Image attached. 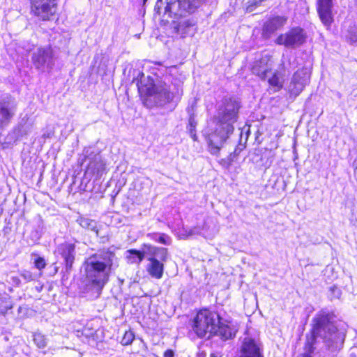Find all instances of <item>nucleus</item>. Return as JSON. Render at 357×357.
<instances>
[{"instance_id": "ddd939ff", "label": "nucleus", "mask_w": 357, "mask_h": 357, "mask_svg": "<svg viewBox=\"0 0 357 357\" xmlns=\"http://www.w3.org/2000/svg\"><path fill=\"white\" fill-rule=\"evenodd\" d=\"M271 57L268 54L263 55L259 59H257L252 66V72L261 79H266L267 74L271 68Z\"/></svg>"}, {"instance_id": "2eb2a0df", "label": "nucleus", "mask_w": 357, "mask_h": 357, "mask_svg": "<svg viewBox=\"0 0 357 357\" xmlns=\"http://www.w3.org/2000/svg\"><path fill=\"white\" fill-rule=\"evenodd\" d=\"M332 0H318V13L321 22L329 26L332 22Z\"/></svg>"}, {"instance_id": "bb28decb", "label": "nucleus", "mask_w": 357, "mask_h": 357, "mask_svg": "<svg viewBox=\"0 0 357 357\" xmlns=\"http://www.w3.org/2000/svg\"><path fill=\"white\" fill-rule=\"evenodd\" d=\"M197 126V122L194 117L190 116L189 119L188 123V130L191 137L195 141L197 140V135L195 134V128Z\"/></svg>"}, {"instance_id": "e433bc0d", "label": "nucleus", "mask_w": 357, "mask_h": 357, "mask_svg": "<svg viewBox=\"0 0 357 357\" xmlns=\"http://www.w3.org/2000/svg\"><path fill=\"white\" fill-rule=\"evenodd\" d=\"M148 0H143V3L144 4L146 3V2Z\"/></svg>"}, {"instance_id": "a211bd4d", "label": "nucleus", "mask_w": 357, "mask_h": 357, "mask_svg": "<svg viewBox=\"0 0 357 357\" xmlns=\"http://www.w3.org/2000/svg\"><path fill=\"white\" fill-rule=\"evenodd\" d=\"M195 24L190 20L180 22L175 27L176 31L181 37L193 35L195 33Z\"/></svg>"}, {"instance_id": "6ab92c4d", "label": "nucleus", "mask_w": 357, "mask_h": 357, "mask_svg": "<svg viewBox=\"0 0 357 357\" xmlns=\"http://www.w3.org/2000/svg\"><path fill=\"white\" fill-rule=\"evenodd\" d=\"M285 67L282 65V67L279 71L275 72L268 79L269 84L275 87V90H279L282 87L284 78L285 77Z\"/></svg>"}, {"instance_id": "7c9ffc66", "label": "nucleus", "mask_w": 357, "mask_h": 357, "mask_svg": "<svg viewBox=\"0 0 357 357\" xmlns=\"http://www.w3.org/2000/svg\"><path fill=\"white\" fill-rule=\"evenodd\" d=\"M240 357H245V339L242 342L241 347V356Z\"/></svg>"}, {"instance_id": "dca6fc26", "label": "nucleus", "mask_w": 357, "mask_h": 357, "mask_svg": "<svg viewBox=\"0 0 357 357\" xmlns=\"http://www.w3.org/2000/svg\"><path fill=\"white\" fill-rule=\"evenodd\" d=\"M287 22L284 17L276 16L268 20L264 24V31L266 34H271L282 28Z\"/></svg>"}, {"instance_id": "c85d7f7f", "label": "nucleus", "mask_w": 357, "mask_h": 357, "mask_svg": "<svg viewBox=\"0 0 357 357\" xmlns=\"http://www.w3.org/2000/svg\"><path fill=\"white\" fill-rule=\"evenodd\" d=\"M34 264L35 266L39 270L44 268L46 265L44 258L40 257H38L35 259Z\"/></svg>"}, {"instance_id": "20e7f679", "label": "nucleus", "mask_w": 357, "mask_h": 357, "mask_svg": "<svg viewBox=\"0 0 357 357\" xmlns=\"http://www.w3.org/2000/svg\"><path fill=\"white\" fill-rule=\"evenodd\" d=\"M192 330L200 338L218 336L226 341L235 336L236 330L230 322L223 320L220 315L208 309L199 311L193 319Z\"/></svg>"}, {"instance_id": "39448f33", "label": "nucleus", "mask_w": 357, "mask_h": 357, "mask_svg": "<svg viewBox=\"0 0 357 357\" xmlns=\"http://www.w3.org/2000/svg\"><path fill=\"white\" fill-rule=\"evenodd\" d=\"M312 340L316 337H321L324 339L329 349L333 351L337 349L341 342V337L337 333V328L330 321L329 314L321 312L313 319Z\"/></svg>"}, {"instance_id": "5701e85b", "label": "nucleus", "mask_w": 357, "mask_h": 357, "mask_svg": "<svg viewBox=\"0 0 357 357\" xmlns=\"http://www.w3.org/2000/svg\"><path fill=\"white\" fill-rule=\"evenodd\" d=\"M12 308L11 301L8 295L0 298V314H5L8 309Z\"/></svg>"}, {"instance_id": "b1692460", "label": "nucleus", "mask_w": 357, "mask_h": 357, "mask_svg": "<svg viewBox=\"0 0 357 357\" xmlns=\"http://www.w3.org/2000/svg\"><path fill=\"white\" fill-rule=\"evenodd\" d=\"M346 38L351 43H357V25L350 26L347 30Z\"/></svg>"}, {"instance_id": "f704fd0d", "label": "nucleus", "mask_w": 357, "mask_h": 357, "mask_svg": "<svg viewBox=\"0 0 357 357\" xmlns=\"http://www.w3.org/2000/svg\"><path fill=\"white\" fill-rule=\"evenodd\" d=\"M246 135H247V138H248V135H249V130H247Z\"/></svg>"}, {"instance_id": "72a5a7b5", "label": "nucleus", "mask_w": 357, "mask_h": 357, "mask_svg": "<svg viewBox=\"0 0 357 357\" xmlns=\"http://www.w3.org/2000/svg\"><path fill=\"white\" fill-rule=\"evenodd\" d=\"M26 132H20V133H19V135H21V136H22V135H26Z\"/></svg>"}, {"instance_id": "4468645a", "label": "nucleus", "mask_w": 357, "mask_h": 357, "mask_svg": "<svg viewBox=\"0 0 357 357\" xmlns=\"http://www.w3.org/2000/svg\"><path fill=\"white\" fill-rule=\"evenodd\" d=\"M56 252L63 259L66 269H70L75 259V245L68 243H62L58 246Z\"/></svg>"}, {"instance_id": "4c0bfd02", "label": "nucleus", "mask_w": 357, "mask_h": 357, "mask_svg": "<svg viewBox=\"0 0 357 357\" xmlns=\"http://www.w3.org/2000/svg\"><path fill=\"white\" fill-rule=\"evenodd\" d=\"M238 149H236L235 150V151H234V152H235V153H237V151H238Z\"/></svg>"}, {"instance_id": "423d86ee", "label": "nucleus", "mask_w": 357, "mask_h": 357, "mask_svg": "<svg viewBox=\"0 0 357 357\" xmlns=\"http://www.w3.org/2000/svg\"><path fill=\"white\" fill-rule=\"evenodd\" d=\"M151 252L147 258L149 263L147 264L146 271L154 278L160 279L163 275L164 264L167 257V250L164 248L149 247Z\"/></svg>"}, {"instance_id": "4be33fe9", "label": "nucleus", "mask_w": 357, "mask_h": 357, "mask_svg": "<svg viewBox=\"0 0 357 357\" xmlns=\"http://www.w3.org/2000/svg\"><path fill=\"white\" fill-rule=\"evenodd\" d=\"M79 223L82 227L94 231L97 236L99 235L97 222L95 220L89 218H81L79 220Z\"/></svg>"}, {"instance_id": "393cba45", "label": "nucleus", "mask_w": 357, "mask_h": 357, "mask_svg": "<svg viewBox=\"0 0 357 357\" xmlns=\"http://www.w3.org/2000/svg\"><path fill=\"white\" fill-rule=\"evenodd\" d=\"M33 341L38 348H44L47 346L46 337L40 333L33 335Z\"/></svg>"}, {"instance_id": "1a4fd4ad", "label": "nucleus", "mask_w": 357, "mask_h": 357, "mask_svg": "<svg viewBox=\"0 0 357 357\" xmlns=\"http://www.w3.org/2000/svg\"><path fill=\"white\" fill-rule=\"evenodd\" d=\"M310 70L307 68L298 69L291 79L288 86V91L291 96H298L307 84L310 82Z\"/></svg>"}, {"instance_id": "a878e982", "label": "nucleus", "mask_w": 357, "mask_h": 357, "mask_svg": "<svg viewBox=\"0 0 357 357\" xmlns=\"http://www.w3.org/2000/svg\"><path fill=\"white\" fill-rule=\"evenodd\" d=\"M153 238L155 241L164 245H169L171 243L170 237L165 234H153Z\"/></svg>"}, {"instance_id": "2f4dec72", "label": "nucleus", "mask_w": 357, "mask_h": 357, "mask_svg": "<svg viewBox=\"0 0 357 357\" xmlns=\"http://www.w3.org/2000/svg\"><path fill=\"white\" fill-rule=\"evenodd\" d=\"M174 356V352L171 349L167 350L164 354V357H173Z\"/></svg>"}, {"instance_id": "9b49d317", "label": "nucleus", "mask_w": 357, "mask_h": 357, "mask_svg": "<svg viewBox=\"0 0 357 357\" xmlns=\"http://www.w3.org/2000/svg\"><path fill=\"white\" fill-rule=\"evenodd\" d=\"M17 103L10 96H6L0 100V126H7L14 116Z\"/></svg>"}, {"instance_id": "f03ea898", "label": "nucleus", "mask_w": 357, "mask_h": 357, "mask_svg": "<svg viewBox=\"0 0 357 357\" xmlns=\"http://www.w3.org/2000/svg\"><path fill=\"white\" fill-rule=\"evenodd\" d=\"M138 90L144 96V102L147 107H163L174 100H178L183 95V82L175 79L171 84L165 82H156L149 76L142 75L137 83Z\"/></svg>"}, {"instance_id": "9d476101", "label": "nucleus", "mask_w": 357, "mask_h": 357, "mask_svg": "<svg viewBox=\"0 0 357 357\" xmlns=\"http://www.w3.org/2000/svg\"><path fill=\"white\" fill-rule=\"evenodd\" d=\"M31 11L43 20H47L56 12V0H31Z\"/></svg>"}, {"instance_id": "c9c22d12", "label": "nucleus", "mask_w": 357, "mask_h": 357, "mask_svg": "<svg viewBox=\"0 0 357 357\" xmlns=\"http://www.w3.org/2000/svg\"><path fill=\"white\" fill-rule=\"evenodd\" d=\"M261 2V0H259V1H256L255 2V4L257 5L258 3Z\"/></svg>"}, {"instance_id": "f257e3e1", "label": "nucleus", "mask_w": 357, "mask_h": 357, "mask_svg": "<svg viewBox=\"0 0 357 357\" xmlns=\"http://www.w3.org/2000/svg\"><path fill=\"white\" fill-rule=\"evenodd\" d=\"M240 108L239 102L233 99L225 100L213 119L214 128H207L203 133L207 139L209 151L217 154L224 142L234 131L233 124L236 121Z\"/></svg>"}, {"instance_id": "7ed1b4c3", "label": "nucleus", "mask_w": 357, "mask_h": 357, "mask_svg": "<svg viewBox=\"0 0 357 357\" xmlns=\"http://www.w3.org/2000/svg\"><path fill=\"white\" fill-rule=\"evenodd\" d=\"M116 260V255L109 250H102L89 257L84 264L86 289L99 295Z\"/></svg>"}, {"instance_id": "412c9836", "label": "nucleus", "mask_w": 357, "mask_h": 357, "mask_svg": "<svg viewBox=\"0 0 357 357\" xmlns=\"http://www.w3.org/2000/svg\"><path fill=\"white\" fill-rule=\"evenodd\" d=\"M144 257V252L135 249L128 250L126 253V258L130 264H139Z\"/></svg>"}, {"instance_id": "473e14b6", "label": "nucleus", "mask_w": 357, "mask_h": 357, "mask_svg": "<svg viewBox=\"0 0 357 357\" xmlns=\"http://www.w3.org/2000/svg\"><path fill=\"white\" fill-rule=\"evenodd\" d=\"M252 4H250L248 6H247L246 10L247 12H250L252 10Z\"/></svg>"}, {"instance_id": "58836bf2", "label": "nucleus", "mask_w": 357, "mask_h": 357, "mask_svg": "<svg viewBox=\"0 0 357 357\" xmlns=\"http://www.w3.org/2000/svg\"><path fill=\"white\" fill-rule=\"evenodd\" d=\"M355 1H356V3H357V0H355Z\"/></svg>"}, {"instance_id": "c756f323", "label": "nucleus", "mask_w": 357, "mask_h": 357, "mask_svg": "<svg viewBox=\"0 0 357 357\" xmlns=\"http://www.w3.org/2000/svg\"><path fill=\"white\" fill-rule=\"evenodd\" d=\"M20 276L26 281L29 282L34 280L33 274L29 271H22L20 273Z\"/></svg>"}, {"instance_id": "6e6552de", "label": "nucleus", "mask_w": 357, "mask_h": 357, "mask_svg": "<svg viewBox=\"0 0 357 357\" xmlns=\"http://www.w3.org/2000/svg\"><path fill=\"white\" fill-rule=\"evenodd\" d=\"M306 37V33L303 29L295 27L284 34L280 35L276 39V43L287 47H295L305 43Z\"/></svg>"}, {"instance_id": "f8f14e48", "label": "nucleus", "mask_w": 357, "mask_h": 357, "mask_svg": "<svg viewBox=\"0 0 357 357\" xmlns=\"http://www.w3.org/2000/svg\"><path fill=\"white\" fill-rule=\"evenodd\" d=\"M89 160V164L85 171L86 176H94L96 178H99L103 174L105 170V163L100 153H90L86 155Z\"/></svg>"}, {"instance_id": "cd10ccee", "label": "nucleus", "mask_w": 357, "mask_h": 357, "mask_svg": "<svg viewBox=\"0 0 357 357\" xmlns=\"http://www.w3.org/2000/svg\"><path fill=\"white\" fill-rule=\"evenodd\" d=\"M135 338V335L132 331H126L121 340V344L123 345L130 344Z\"/></svg>"}, {"instance_id": "0eeeda50", "label": "nucleus", "mask_w": 357, "mask_h": 357, "mask_svg": "<svg viewBox=\"0 0 357 357\" xmlns=\"http://www.w3.org/2000/svg\"><path fill=\"white\" fill-rule=\"evenodd\" d=\"M35 67L41 71L50 69L54 66L53 52L50 46L38 47L32 55Z\"/></svg>"}, {"instance_id": "f3484780", "label": "nucleus", "mask_w": 357, "mask_h": 357, "mask_svg": "<svg viewBox=\"0 0 357 357\" xmlns=\"http://www.w3.org/2000/svg\"><path fill=\"white\" fill-rule=\"evenodd\" d=\"M247 357H264L261 343L247 337Z\"/></svg>"}, {"instance_id": "aec40b11", "label": "nucleus", "mask_w": 357, "mask_h": 357, "mask_svg": "<svg viewBox=\"0 0 357 357\" xmlns=\"http://www.w3.org/2000/svg\"><path fill=\"white\" fill-rule=\"evenodd\" d=\"M204 0H178V6L181 11L194 13L199 7Z\"/></svg>"}]
</instances>
